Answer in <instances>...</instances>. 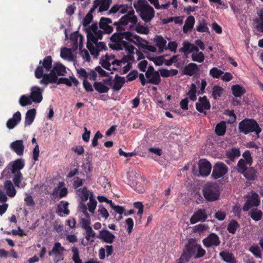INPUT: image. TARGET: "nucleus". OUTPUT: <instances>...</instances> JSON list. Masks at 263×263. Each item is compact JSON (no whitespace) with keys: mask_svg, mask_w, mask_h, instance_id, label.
I'll return each instance as SVG.
<instances>
[{"mask_svg":"<svg viewBox=\"0 0 263 263\" xmlns=\"http://www.w3.org/2000/svg\"><path fill=\"white\" fill-rule=\"evenodd\" d=\"M227 126L224 121H221L215 127V133L218 136H224L226 132Z\"/></svg>","mask_w":263,"mask_h":263,"instance_id":"f704fd0d","label":"nucleus"},{"mask_svg":"<svg viewBox=\"0 0 263 263\" xmlns=\"http://www.w3.org/2000/svg\"><path fill=\"white\" fill-rule=\"evenodd\" d=\"M98 31V25L97 24H93L88 28L86 29L87 42L91 41L94 43V42L96 41V39L95 38V36L93 34Z\"/></svg>","mask_w":263,"mask_h":263,"instance_id":"b1692460","label":"nucleus"},{"mask_svg":"<svg viewBox=\"0 0 263 263\" xmlns=\"http://www.w3.org/2000/svg\"><path fill=\"white\" fill-rule=\"evenodd\" d=\"M93 85L95 89L100 93L107 92L109 89L101 82H95Z\"/></svg>","mask_w":263,"mask_h":263,"instance_id":"4c0bfd02","label":"nucleus"},{"mask_svg":"<svg viewBox=\"0 0 263 263\" xmlns=\"http://www.w3.org/2000/svg\"><path fill=\"white\" fill-rule=\"evenodd\" d=\"M250 251L256 258L261 259L262 255L261 251L260 250L259 247L257 245H252L249 249Z\"/></svg>","mask_w":263,"mask_h":263,"instance_id":"de8ad7c7","label":"nucleus"},{"mask_svg":"<svg viewBox=\"0 0 263 263\" xmlns=\"http://www.w3.org/2000/svg\"><path fill=\"white\" fill-rule=\"evenodd\" d=\"M42 79L40 81V84H44L45 86L49 83H55L57 81V76L51 71L49 73H44L43 72Z\"/></svg>","mask_w":263,"mask_h":263,"instance_id":"2eb2a0df","label":"nucleus"},{"mask_svg":"<svg viewBox=\"0 0 263 263\" xmlns=\"http://www.w3.org/2000/svg\"><path fill=\"white\" fill-rule=\"evenodd\" d=\"M138 19L137 16H133L129 17L126 14L122 16L118 22L114 23V25L121 24L122 25L125 26L129 23L133 24V25H136L137 23Z\"/></svg>","mask_w":263,"mask_h":263,"instance_id":"aec40b11","label":"nucleus"},{"mask_svg":"<svg viewBox=\"0 0 263 263\" xmlns=\"http://www.w3.org/2000/svg\"><path fill=\"white\" fill-rule=\"evenodd\" d=\"M135 39L136 41H134L133 40V43L137 46H139V47H140L142 48V46H143L145 44H144L143 43H145L146 44H147L148 42L147 41L145 40L144 39H143L142 38H141L140 36L136 35V34H135L134 36H133V40Z\"/></svg>","mask_w":263,"mask_h":263,"instance_id":"bf43d9fd","label":"nucleus"},{"mask_svg":"<svg viewBox=\"0 0 263 263\" xmlns=\"http://www.w3.org/2000/svg\"><path fill=\"white\" fill-rule=\"evenodd\" d=\"M110 39L113 43L109 44V48L116 50L122 49V43L125 42L123 40L122 33H115L111 35Z\"/></svg>","mask_w":263,"mask_h":263,"instance_id":"9b49d317","label":"nucleus"},{"mask_svg":"<svg viewBox=\"0 0 263 263\" xmlns=\"http://www.w3.org/2000/svg\"><path fill=\"white\" fill-rule=\"evenodd\" d=\"M198 167L200 175L206 177L211 173L212 165L207 160L201 159L199 161Z\"/></svg>","mask_w":263,"mask_h":263,"instance_id":"f8f14e48","label":"nucleus"},{"mask_svg":"<svg viewBox=\"0 0 263 263\" xmlns=\"http://www.w3.org/2000/svg\"><path fill=\"white\" fill-rule=\"evenodd\" d=\"M93 8L91 9V10L86 15L83 20L82 24L84 27L87 26L90 23L93 18L92 12L93 11Z\"/></svg>","mask_w":263,"mask_h":263,"instance_id":"6e6d98bb","label":"nucleus"},{"mask_svg":"<svg viewBox=\"0 0 263 263\" xmlns=\"http://www.w3.org/2000/svg\"><path fill=\"white\" fill-rule=\"evenodd\" d=\"M203 197L208 201L213 202L217 200L220 197L219 186L214 183H208L203 187Z\"/></svg>","mask_w":263,"mask_h":263,"instance_id":"7ed1b4c3","label":"nucleus"},{"mask_svg":"<svg viewBox=\"0 0 263 263\" xmlns=\"http://www.w3.org/2000/svg\"><path fill=\"white\" fill-rule=\"evenodd\" d=\"M52 59L50 55L45 57L43 61L40 60L39 65L36 68L34 74L37 79H41L43 77L44 69L46 72L51 70Z\"/></svg>","mask_w":263,"mask_h":263,"instance_id":"39448f33","label":"nucleus"},{"mask_svg":"<svg viewBox=\"0 0 263 263\" xmlns=\"http://www.w3.org/2000/svg\"><path fill=\"white\" fill-rule=\"evenodd\" d=\"M4 186L6 194L9 197L12 198L15 196L16 191L11 180H7L5 181Z\"/></svg>","mask_w":263,"mask_h":263,"instance_id":"393cba45","label":"nucleus"},{"mask_svg":"<svg viewBox=\"0 0 263 263\" xmlns=\"http://www.w3.org/2000/svg\"><path fill=\"white\" fill-rule=\"evenodd\" d=\"M73 255L72 259L74 263H83L82 260L80 258L79 250L77 247H73L71 249Z\"/></svg>","mask_w":263,"mask_h":263,"instance_id":"3c124183","label":"nucleus"},{"mask_svg":"<svg viewBox=\"0 0 263 263\" xmlns=\"http://www.w3.org/2000/svg\"><path fill=\"white\" fill-rule=\"evenodd\" d=\"M90 193L86 186L83 187L82 189L79 188V189L76 190L77 194L83 202H85L88 198L89 199Z\"/></svg>","mask_w":263,"mask_h":263,"instance_id":"c85d7f7f","label":"nucleus"},{"mask_svg":"<svg viewBox=\"0 0 263 263\" xmlns=\"http://www.w3.org/2000/svg\"><path fill=\"white\" fill-rule=\"evenodd\" d=\"M238 130L239 133L245 135L255 132L258 137L261 132V129L254 119L245 118L239 123Z\"/></svg>","mask_w":263,"mask_h":263,"instance_id":"f03ea898","label":"nucleus"},{"mask_svg":"<svg viewBox=\"0 0 263 263\" xmlns=\"http://www.w3.org/2000/svg\"><path fill=\"white\" fill-rule=\"evenodd\" d=\"M19 103L21 106H25L28 105H31L32 101L30 96L23 95L20 98Z\"/></svg>","mask_w":263,"mask_h":263,"instance_id":"603ef678","label":"nucleus"},{"mask_svg":"<svg viewBox=\"0 0 263 263\" xmlns=\"http://www.w3.org/2000/svg\"><path fill=\"white\" fill-rule=\"evenodd\" d=\"M197 87L195 84L192 83L189 91L187 93V96H189V99L195 101L197 99Z\"/></svg>","mask_w":263,"mask_h":263,"instance_id":"a19ab883","label":"nucleus"},{"mask_svg":"<svg viewBox=\"0 0 263 263\" xmlns=\"http://www.w3.org/2000/svg\"><path fill=\"white\" fill-rule=\"evenodd\" d=\"M84 182V180L81 179L78 177H74L73 182V187L77 190L79 189V187L82 186Z\"/></svg>","mask_w":263,"mask_h":263,"instance_id":"69168bd1","label":"nucleus"},{"mask_svg":"<svg viewBox=\"0 0 263 263\" xmlns=\"http://www.w3.org/2000/svg\"><path fill=\"white\" fill-rule=\"evenodd\" d=\"M197 247L198 243L194 239H191L189 241V243L186 245L184 250L190 256H191V257L192 256L195 257Z\"/></svg>","mask_w":263,"mask_h":263,"instance_id":"a211bd4d","label":"nucleus"},{"mask_svg":"<svg viewBox=\"0 0 263 263\" xmlns=\"http://www.w3.org/2000/svg\"><path fill=\"white\" fill-rule=\"evenodd\" d=\"M65 249L61 246V243L59 242H56L54 244V246L52 250L48 253L49 255L51 256L53 254L55 255H62V252L64 251Z\"/></svg>","mask_w":263,"mask_h":263,"instance_id":"72a5a7b5","label":"nucleus"},{"mask_svg":"<svg viewBox=\"0 0 263 263\" xmlns=\"http://www.w3.org/2000/svg\"><path fill=\"white\" fill-rule=\"evenodd\" d=\"M24 166V160L21 158L17 159L10 163L5 167L2 173V175L6 177L10 176V173L15 174L20 172V170H22Z\"/></svg>","mask_w":263,"mask_h":263,"instance_id":"20e7f679","label":"nucleus"},{"mask_svg":"<svg viewBox=\"0 0 263 263\" xmlns=\"http://www.w3.org/2000/svg\"><path fill=\"white\" fill-rule=\"evenodd\" d=\"M198 67L196 64L191 63L185 66L183 70V74L192 76L198 71Z\"/></svg>","mask_w":263,"mask_h":263,"instance_id":"4be33fe9","label":"nucleus"},{"mask_svg":"<svg viewBox=\"0 0 263 263\" xmlns=\"http://www.w3.org/2000/svg\"><path fill=\"white\" fill-rule=\"evenodd\" d=\"M227 157L231 160H234L235 158L240 156V151L239 148H232L231 151L227 153Z\"/></svg>","mask_w":263,"mask_h":263,"instance_id":"79ce46f5","label":"nucleus"},{"mask_svg":"<svg viewBox=\"0 0 263 263\" xmlns=\"http://www.w3.org/2000/svg\"><path fill=\"white\" fill-rule=\"evenodd\" d=\"M13 181L15 186L19 187L21 181L23 179V175L21 172H18L17 173H15Z\"/></svg>","mask_w":263,"mask_h":263,"instance_id":"680f3d73","label":"nucleus"},{"mask_svg":"<svg viewBox=\"0 0 263 263\" xmlns=\"http://www.w3.org/2000/svg\"><path fill=\"white\" fill-rule=\"evenodd\" d=\"M87 47L89 50L90 54L95 58H97L99 55L100 51L102 50H107V48L106 44L103 42H97V40L93 42L88 41L87 42Z\"/></svg>","mask_w":263,"mask_h":263,"instance_id":"423d86ee","label":"nucleus"},{"mask_svg":"<svg viewBox=\"0 0 263 263\" xmlns=\"http://www.w3.org/2000/svg\"><path fill=\"white\" fill-rule=\"evenodd\" d=\"M36 114V110L34 108L28 110L25 116V126L30 125L33 122Z\"/></svg>","mask_w":263,"mask_h":263,"instance_id":"bb28decb","label":"nucleus"},{"mask_svg":"<svg viewBox=\"0 0 263 263\" xmlns=\"http://www.w3.org/2000/svg\"><path fill=\"white\" fill-rule=\"evenodd\" d=\"M79 38L82 40L83 36L79 34L78 32H74L70 35V39L73 42V46H75L76 48L78 47V41Z\"/></svg>","mask_w":263,"mask_h":263,"instance_id":"4d7b16f0","label":"nucleus"},{"mask_svg":"<svg viewBox=\"0 0 263 263\" xmlns=\"http://www.w3.org/2000/svg\"><path fill=\"white\" fill-rule=\"evenodd\" d=\"M232 94L235 97H241L246 92L245 89L238 84L233 85L231 87Z\"/></svg>","mask_w":263,"mask_h":263,"instance_id":"2f4dec72","label":"nucleus"},{"mask_svg":"<svg viewBox=\"0 0 263 263\" xmlns=\"http://www.w3.org/2000/svg\"><path fill=\"white\" fill-rule=\"evenodd\" d=\"M250 216L255 221L260 220L262 216V213L260 210L257 209H253L250 212Z\"/></svg>","mask_w":263,"mask_h":263,"instance_id":"c03bdc74","label":"nucleus"},{"mask_svg":"<svg viewBox=\"0 0 263 263\" xmlns=\"http://www.w3.org/2000/svg\"><path fill=\"white\" fill-rule=\"evenodd\" d=\"M208 218V212L205 209H198L194 212L190 218L191 224H195L198 222H204Z\"/></svg>","mask_w":263,"mask_h":263,"instance_id":"6e6552de","label":"nucleus"},{"mask_svg":"<svg viewBox=\"0 0 263 263\" xmlns=\"http://www.w3.org/2000/svg\"><path fill=\"white\" fill-rule=\"evenodd\" d=\"M196 30L199 32L201 33H210L209 29L208 27V24L205 20L202 19L199 20L198 24L196 26Z\"/></svg>","mask_w":263,"mask_h":263,"instance_id":"c9c22d12","label":"nucleus"},{"mask_svg":"<svg viewBox=\"0 0 263 263\" xmlns=\"http://www.w3.org/2000/svg\"><path fill=\"white\" fill-rule=\"evenodd\" d=\"M195 23V18L192 15L189 16L185 21L184 25L183 27V31L184 33H187L189 31L191 30L194 27Z\"/></svg>","mask_w":263,"mask_h":263,"instance_id":"cd10ccee","label":"nucleus"},{"mask_svg":"<svg viewBox=\"0 0 263 263\" xmlns=\"http://www.w3.org/2000/svg\"><path fill=\"white\" fill-rule=\"evenodd\" d=\"M242 174L249 181H254L257 178V171L253 167L248 168Z\"/></svg>","mask_w":263,"mask_h":263,"instance_id":"7c9ffc66","label":"nucleus"},{"mask_svg":"<svg viewBox=\"0 0 263 263\" xmlns=\"http://www.w3.org/2000/svg\"><path fill=\"white\" fill-rule=\"evenodd\" d=\"M239 227L238 222L236 220L232 219L229 223L227 229L230 233L234 234Z\"/></svg>","mask_w":263,"mask_h":263,"instance_id":"ea45409f","label":"nucleus"},{"mask_svg":"<svg viewBox=\"0 0 263 263\" xmlns=\"http://www.w3.org/2000/svg\"><path fill=\"white\" fill-rule=\"evenodd\" d=\"M247 165L248 164L245 159H240L237 164V171L241 174L245 173V171L248 169Z\"/></svg>","mask_w":263,"mask_h":263,"instance_id":"a18cd8bd","label":"nucleus"},{"mask_svg":"<svg viewBox=\"0 0 263 263\" xmlns=\"http://www.w3.org/2000/svg\"><path fill=\"white\" fill-rule=\"evenodd\" d=\"M223 91V88L219 86L215 85L213 88L212 96L214 99H217L221 97Z\"/></svg>","mask_w":263,"mask_h":263,"instance_id":"864d4df0","label":"nucleus"},{"mask_svg":"<svg viewBox=\"0 0 263 263\" xmlns=\"http://www.w3.org/2000/svg\"><path fill=\"white\" fill-rule=\"evenodd\" d=\"M111 3V0H95L94 1L95 8L99 6V11H105L108 9Z\"/></svg>","mask_w":263,"mask_h":263,"instance_id":"412c9836","label":"nucleus"},{"mask_svg":"<svg viewBox=\"0 0 263 263\" xmlns=\"http://www.w3.org/2000/svg\"><path fill=\"white\" fill-rule=\"evenodd\" d=\"M193 44H191L189 42H184L183 47L181 48L180 50L183 52L184 54H187L191 53V49Z\"/></svg>","mask_w":263,"mask_h":263,"instance_id":"e2e57ef3","label":"nucleus"},{"mask_svg":"<svg viewBox=\"0 0 263 263\" xmlns=\"http://www.w3.org/2000/svg\"><path fill=\"white\" fill-rule=\"evenodd\" d=\"M68 205L69 203L67 201H61L60 204L58 205L57 213L59 214V213L63 212L66 215H68L70 213L69 210L68 209Z\"/></svg>","mask_w":263,"mask_h":263,"instance_id":"58836bf2","label":"nucleus"},{"mask_svg":"<svg viewBox=\"0 0 263 263\" xmlns=\"http://www.w3.org/2000/svg\"><path fill=\"white\" fill-rule=\"evenodd\" d=\"M133 5L136 12L144 22H149L154 17L155 10L146 0H138Z\"/></svg>","mask_w":263,"mask_h":263,"instance_id":"f257e3e1","label":"nucleus"},{"mask_svg":"<svg viewBox=\"0 0 263 263\" xmlns=\"http://www.w3.org/2000/svg\"><path fill=\"white\" fill-rule=\"evenodd\" d=\"M257 14L259 17L254 20V22L257 24V29L263 33V9L260 10Z\"/></svg>","mask_w":263,"mask_h":263,"instance_id":"e433bc0d","label":"nucleus"},{"mask_svg":"<svg viewBox=\"0 0 263 263\" xmlns=\"http://www.w3.org/2000/svg\"><path fill=\"white\" fill-rule=\"evenodd\" d=\"M191 258V256H190L184 250L182 254L179 259L178 263H186L190 260Z\"/></svg>","mask_w":263,"mask_h":263,"instance_id":"774afa93","label":"nucleus"},{"mask_svg":"<svg viewBox=\"0 0 263 263\" xmlns=\"http://www.w3.org/2000/svg\"><path fill=\"white\" fill-rule=\"evenodd\" d=\"M11 149L15 152L19 156L24 154L25 146L22 140H16L10 144Z\"/></svg>","mask_w":263,"mask_h":263,"instance_id":"4468645a","label":"nucleus"},{"mask_svg":"<svg viewBox=\"0 0 263 263\" xmlns=\"http://www.w3.org/2000/svg\"><path fill=\"white\" fill-rule=\"evenodd\" d=\"M123 48L128 52V54L134 53L135 47L126 41L122 43L121 50Z\"/></svg>","mask_w":263,"mask_h":263,"instance_id":"0e129e2a","label":"nucleus"},{"mask_svg":"<svg viewBox=\"0 0 263 263\" xmlns=\"http://www.w3.org/2000/svg\"><path fill=\"white\" fill-rule=\"evenodd\" d=\"M86 239L90 243L94 241V238L96 237V232L93 231L92 228L85 230Z\"/></svg>","mask_w":263,"mask_h":263,"instance_id":"09e8293b","label":"nucleus"},{"mask_svg":"<svg viewBox=\"0 0 263 263\" xmlns=\"http://www.w3.org/2000/svg\"><path fill=\"white\" fill-rule=\"evenodd\" d=\"M243 159H245V161L249 166H251L253 163V159L251 156V153L249 151L246 150L242 154Z\"/></svg>","mask_w":263,"mask_h":263,"instance_id":"13d9d810","label":"nucleus"},{"mask_svg":"<svg viewBox=\"0 0 263 263\" xmlns=\"http://www.w3.org/2000/svg\"><path fill=\"white\" fill-rule=\"evenodd\" d=\"M223 72L216 67H213L210 70V75L214 78H219Z\"/></svg>","mask_w":263,"mask_h":263,"instance_id":"052dcab7","label":"nucleus"},{"mask_svg":"<svg viewBox=\"0 0 263 263\" xmlns=\"http://www.w3.org/2000/svg\"><path fill=\"white\" fill-rule=\"evenodd\" d=\"M148 80V83L158 85L161 82V78L158 71L151 73L149 76H145Z\"/></svg>","mask_w":263,"mask_h":263,"instance_id":"c756f323","label":"nucleus"},{"mask_svg":"<svg viewBox=\"0 0 263 263\" xmlns=\"http://www.w3.org/2000/svg\"><path fill=\"white\" fill-rule=\"evenodd\" d=\"M219 256L221 259L227 263H236L237 260L233 254L229 251L225 250L220 252Z\"/></svg>","mask_w":263,"mask_h":263,"instance_id":"5701e85b","label":"nucleus"},{"mask_svg":"<svg viewBox=\"0 0 263 263\" xmlns=\"http://www.w3.org/2000/svg\"><path fill=\"white\" fill-rule=\"evenodd\" d=\"M55 74L60 76H65L66 71L65 67L61 63H57L54 65L53 68L51 70Z\"/></svg>","mask_w":263,"mask_h":263,"instance_id":"473e14b6","label":"nucleus"},{"mask_svg":"<svg viewBox=\"0 0 263 263\" xmlns=\"http://www.w3.org/2000/svg\"><path fill=\"white\" fill-rule=\"evenodd\" d=\"M202 243L206 248H209L218 246L220 243V240L216 233H212L202 240Z\"/></svg>","mask_w":263,"mask_h":263,"instance_id":"1a4fd4ad","label":"nucleus"},{"mask_svg":"<svg viewBox=\"0 0 263 263\" xmlns=\"http://www.w3.org/2000/svg\"><path fill=\"white\" fill-rule=\"evenodd\" d=\"M135 31L138 33L143 34H148L149 32V29L147 27H145L140 24H138L136 26Z\"/></svg>","mask_w":263,"mask_h":263,"instance_id":"5fc2aeb1","label":"nucleus"},{"mask_svg":"<svg viewBox=\"0 0 263 263\" xmlns=\"http://www.w3.org/2000/svg\"><path fill=\"white\" fill-rule=\"evenodd\" d=\"M195 106L198 111L206 115V112L204 110H210L211 108V104L206 96H204L199 98L198 102L196 103Z\"/></svg>","mask_w":263,"mask_h":263,"instance_id":"9d476101","label":"nucleus"},{"mask_svg":"<svg viewBox=\"0 0 263 263\" xmlns=\"http://www.w3.org/2000/svg\"><path fill=\"white\" fill-rule=\"evenodd\" d=\"M21 120V114L19 111L13 114L12 117L9 119L7 123V127L10 129L13 128Z\"/></svg>","mask_w":263,"mask_h":263,"instance_id":"f3484780","label":"nucleus"},{"mask_svg":"<svg viewBox=\"0 0 263 263\" xmlns=\"http://www.w3.org/2000/svg\"><path fill=\"white\" fill-rule=\"evenodd\" d=\"M109 205L111 209H112L117 213L122 214L124 212L125 210L123 207L119 205H116L111 200H109Z\"/></svg>","mask_w":263,"mask_h":263,"instance_id":"338daca9","label":"nucleus"},{"mask_svg":"<svg viewBox=\"0 0 263 263\" xmlns=\"http://www.w3.org/2000/svg\"><path fill=\"white\" fill-rule=\"evenodd\" d=\"M97 204V202L93 197V194L92 192H91L89 197V200L87 204L89 211L92 213H93Z\"/></svg>","mask_w":263,"mask_h":263,"instance_id":"37998d69","label":"nucleus"},{"mask_svg":"<svg viewBox=\"0 0 263 263\" xmlns=\"http://www.w3.org/2000/svg\"><path fill=\"white\" fill-rule=\"evenodd\" d=\"M154 42L156 43V46L158 47L159 52L162 53L164 50H166V41L161 35H156L154 39Z\"/></svg>","mask_w":263,"mask_h":263,"instance_id":"6ab92c4d","label":"nucleus"},{"mask_svg":"<svg viewBox=\"0 0 263 263\" xmlns=\"http://www.w3.org/2000/svg\"><path fill=\"white\" fill-rule=\"evenodd\" d=\"M205 59L204 55L202 51L198 53H193L192 54V60L193 61L202 63Z\"/></svg>","mask_w":263,"mask_h":263,"instance_id":"8fccbe9b","label":"nucleus"},{"mask_svg":"<svg viewBox=\"0 0 263 263\" xmlns=\"http://www.w3.org/2000/svg\"><path fill=\"white\" fill-rule=\"evenodd\" d=\"M228 171V167L223 162H217L213 166L211 177L214 179H219L224 176Z\"/></svg>","mask_w":263,"mask_h":263,"instance_id":"0eeeda50","label":"nucleus"},{"mask_svg":"<svg viewBox=\"0 0 263 263\" xmlns=\"http://www.w3.org/2000/svg\"><path fill=\"white\" fill-rule=\"evenodd\" d=\"M42 90L38 86H33L31 88L30 98L32 102L35 103H40L43 100Z\"/></svg>","mask_w":263,"mask_h":263,"instance_id":"dca6fc26","label":"nucleus"},{"mask_svg":"<svg viewBox=\"0 0 263 263\" xmlns=\"http://www.w3.org/2000/svg\"><path fill=\"white\" fill-rule=\"evenodd\" d=\"M125 83L124 77H122L116 74L114 79V84L112 87L114 91H119L123 87Z\"/></svg>","mask_w":263,"mask_h":263,"instance_id":"a878e982","label":"nucleus"},{"mask_svg":"<svg viewBox=\"0 0 263 263\" xmlns=\"http://www.w3.org/2000/svg\"><path fill=\"white\" fill-rule=\"evenodd\" d=\"M247 200L249 201L253 206H257L260 203L258 195L255 192L252 193L251 196Z\"/></svg>","mask_w":263,"mask_h":263,"instance_id":"49530a36","label":"nucleus"},{"mask_svg":"<svg viewBox=\"0 0 263 263\" xmlns=\"http://www.w3.org/2000/svg\"><path fill=\"white\" fill-rule=\"evenodd\" d=\"M97 237L107 243H112L116 238L113 234L106 229L100 230Z\"/></svg>","mask_w":263,"mask_h":263,"instance_id":"ddd939ff","label":"nucleus"}]
</instances>
